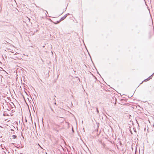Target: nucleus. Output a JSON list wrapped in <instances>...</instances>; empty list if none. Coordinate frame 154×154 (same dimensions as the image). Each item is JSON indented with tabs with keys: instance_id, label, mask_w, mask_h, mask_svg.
<instances>
[{
	"instance_id": "obj_1",
	"label": "nucleus",
	"mask_w": 154,
	"mask_h": 154,
	"mask_svg": "<svg viewBox=\"0 0 154 154\" xmlns=\"http://www.w3.org/2000/svg\"><path fill=\"white\" fill-rule=\"evenodd\" d=\"M67 15L66 14V15H64V16L63 17H61V19H60V20L59 21H57V22H54V23L55 24H57L58 23H59L60 22L64 20L66 18V17H67Z\"/></svg>"
},
{
	"instance_id": "obj_2",
	"label": "nucleus",
	"mask_w": 154,
	"mask_h": 154,
	"mask_svg": "<svg viewBox=\"0 0 154 154\" xmlns=\"http://www.w3.org/2000/svg\"><path fill=\"white\" fill-rule=\"evenodd\" d=\"M150 77H151V76L149 77L148 78L145 79L143 81L146 82V81H148V80H149V79H150L151 78Z\"/></svg>"
},
{
	"instance_id": "obj_3",
	"label": "nucleus",
	"mask_w": 154,
	"mask_h": 154,
	"mask_svg": "<svg viewBox=\"0 0 154 154\" xmlns=\"http://www.w3.org/2000/svg\"><path fill=\"white\" fill-rule=\"evenodd\" d=\"M17 137V136L15 135H13L12 136V137L13 139H15Z\"/></svg>"
},
{
	"instance_id": "obj_4",
	"label": "nucleus",
	"mask_w": 154,
	"mask_h": 154,
	"mask_svg": "<svg viewBox=\"0 0 154 154\" xmlns=\"http://www.w3.org/2000/svg\"><path fill=\"white\" fill-rule=\"evenodd\" d=\"M96 110H97V113H99V111L98 110V109H97V107L96 108Z\"/></svg>"
},
{
	"instance_id": "obj_5",
	"label": "nucleus",
	"mask_w": 154,
	"mask_h": 154,
	"mask_svg": "<svg viewBox=\"0 0 154 154\" xmlns=\"http://www.w3.org/2000/svg\"><path fill=\"white\" fill-rule=\"evenodd\" d=\"M51 110L53 112H54V110L52 108H51Z\"/></svg>"
},
{
	"instance_id": "obj_6",
	"label": "nucleus",
	"mask_w": 154,
	"mask_h": 154,
	"mask_svg": "<svg viewBox=\"0 0 154 154\" xmlns=\"http://www.w3.org/2000/svg\"><path fill=\"white\" fill-rule=\"evenodd\" d=\"M11 131H14L12 129H11Z\"/></svg>"
},
{
	"instance_id": "obj_7",
	"label": "nucleus",
	"mask_w": 154,
	"mask_h": 154,
	"mask_svg": "<svg viewBox=\"0 0 154 154\" xmlns=\"http://www.w3.org/2000/svg\"><path fill=\"white\" fill-rule=\"evenodd\" d=\"M54 104L56 105V103H54Z\"/></svg>"
},
{
	"instance_id": "obj_8",
	"label": "nucleus",
	"mask_w": 154,
	"mask_h": 154,
	"mask_svg": "<svg viewBox=\"0 0 154 154\" xmlns=\"http://www.w3.org/2000/svg\"><path fill=\"white\" fill-rule=\"evenodd\" d=\"M1 69H3L2 68V67H1Z\"/></svg>"
},
{
	"instance_id": "obj_9",
	"label": "nucleus",
	"mask_w": 154,
	"mask_h": 154,
	"mask_svg": "<svg viewBox=\"0 0 154 154\" xmlns=\"http://www.w3.org/2000/svg\"><path fill=\"white\" fill-rule=\"evenodd\" d=\"M143 82H142V83H141V84H142V83Z\"/></svg>"
}]
</instances>
